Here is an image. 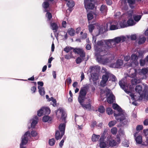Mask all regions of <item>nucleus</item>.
Wrapping results in <instances>:
<instances>
[{"mask_svg":"<svg viewBox=\"0 0 148 148\" xmlns=\"http://www.w3.org/2000/svg\"><path fill=\"white\" fill-rule=\"evenodd\" d=\"M123 62L122 60L121 59H118L116 63H112L110 65L111 67L114 68H120L123 65Z\"/></svg>","mask_w":148,"mask_h":148,"instance_id":"14","label":"nucleus"},{"mask_svg":"<svg viewBox=\"0 0 148 148\" xmlns=\"http://www.w3.org/2000/svg\"><path fill=\"white\" fill-rule=\"evenodd\" d=\"M55 140L54 138L50 139L49 141V143L50 146H52L54 145L55 143Z\"/></svg>","mask_w":148,"mask_h":148,"instance_id":"47","label":"nucleus"},{"mask_svg":"<svg viewBox=\"0 0 148 148\" xmlns=\"http://www.w3.org/2000/svg\"><path fill=\"white\" fill-rule=\"evenodd\" d=\"M50 27L54 31V32H56L58 28V26L57 24L55 23H50Z\"/></svg>","mask_w":148,"mask_h":148,"instance_id":"21","label":"nucleus"},{"mask_svg":"<svg viewBox=\"0 0 148 148\" xmlns=\"http://www.w3.org/2000/svg\"><path fill=\"white\" fill-rule=\"evenodd\" d=\"M119 29L124 28L128 27L127 21L125 20H123L122 21H119L118 22Z\"/></svg>","mask_w":148,"mask_h":148,"instance_id":"19","label":"nucleus"},{"mask_svg":"<svg viewBox=\"0 0 148 148\" xmlns=\"http://www.w3.org/2000/svg\"><path fill=\"white\" fill-rule=\"evenodd\" d=\"M117 129L116 127H113L111 129V132L113 135L116 134L117 133Z\"/></svg>","mask_w":148,"mask_h":148,"instance_id":"40","label":"nucleus"},{"mask_svg":"<svg viewBox=\"0 0 148 148\" xmlns=\"http://www.w3.org/2000/svg\"><path fill=\"white\" fill-rule=\"evenodd\" d=\"M135 0H128V2L130 5L134 4L135 3Z\"/></svg>","mask_w":148,"mask_h":148,"instance_id":"58","label":"nucleus"},{"mask_svg":"<svg viewBox=\"0 0 148 148\" xmlns=\"http://www.w3.org/2000/svg\"><path fill=\"white\" fill-rule=\"evenodd\" d=\"M109 77V73L108 72H106V74L102 76V80L100 82V85L101 86H105Z\"/></svg>","mask_w":148,"mask_h":148,"instance_id":"13","label":"nucleus"},{"mask_svg":"<svg viewBox=\"0 0 148 148\" xmlns=\"http://www.w3.org/2000/svg\"><path fill=\"white\" fill-rule=\"evenodd\" d=\"M143 126L142 125H138L136 127V130L137 131H139L143 129Z\"/></svg>","mask_w":148,"mask_h":148,"instance_id":"53","label":"nucleus"},{"mask_svg":"<svg viewBox=\"0 0 148 148\" xmlns=\"http://www.w3.org/2000/svg\"><path fill=\"white\" fill-rule=\"evenodd\" d=\"M86 90L85 88H81L78 98V101L79 103H81L82 101H84L86 99Z\"/></svg>","mask_w":148,"mask_h":148,"instance_id":"10","label":"nucleus"},{"mask_svg":"<svg viewBox=\"0 0 148 148\" xmlns=\"http://www.w3.org/2000/svg\"><path fill=\"white\" fill-rule=\"evenodd\" d=\"M116 123V121H111L108 123V125L109 127H111L114 126Z\"/></svg>","mask_w":148,"mask_h":148,"instance_id":"38","label":"nucleus"},{"mask_svg":"<svg viewBox=\"0 0 148 148\" xmlns=\"http://www.w3.org/2000/svg\"><path fill=\"white\" fill-rule=\"evenodd\" d=\"M73 49V48L71 47L67 46L64 49V51L66 53H68L70 52V51Z\"/></svg>","mask_w":148,"mask_h":148,"instance_id":"45","label":"nucleus"},{"mask_svg":"<svg viewBox=\"0 0 148 148\" xmlns=\"http://www.w3.org/2000/svg\"><path fill=\"white\" fill-rule=\"evenodd\" d=\"M127 22L128 25V26H133L136 23L134 22V21L132 19H129L127 21Z\"/></svg>","mask_w":148,"mask_h":148,"instance_id":"32","label":"nucleus"},{"mask_svg":"<svg viewBox=\"0 0 148 148\" xmlns=\"http://www.w3.org/2000/svg\"><path fill=\"white\" fill-rule=\"evenodd\" d=\"M110 27L109 29L110 30H114L118 29H119L118 22L114 23V24L113 23L111 24L110 23H107L106 25V26L104 27L103 29L102 27H101L99 30V33L98 34L100 33H102L103 32H106L108 30V26Z\"/></svg>","mask_w":148,"mask_h":148,"instance_id":"6","label":"nucleus"},{"mask_svg":"<svg viewBox=\"0 0 148 148\" xmlns=\"http://www.w3.org/2000/svg\"><path fill=\"white\" fill-rule=\"evenodd\" d=\"M38 88L39 89V92L40 95L42 96L45 95V92L44 90V88L41 86H38Z\"/></svg>","mask_w":148,"mask_h":148,"instance_id":"31","label":"nucleus"},{"mask_svg":"<svg viewBox=\"0 0 148 148\" xmlns=\"http://www.w3.org/2000/svg\"><path fill=\"white\" fill-rule=\"evenodd\" d=\"M49 2L47 1L44 2L42 4L43 7L45 9L48 8L49 7Z\"/></svg>","mask_w":148,"mask_h":148,"instance_id":"41","label":"nucleus"},{"mask_svg":"<svg viewBox=\"0 0 148 148\" xmlns=\"http://www.w3.org/2000/svg\"><path fill=\"white\" fill-rule=\"evenodd\" d=\"M141 16V15H137L134 16L133 18L134 20L137 22L140 20Z\"/></svg>","mask_w":148,"mask_h":148,"instance_id":"39","label":"nucleus"},{"mask_svg":"<svg viewBox=\"0 0 148 148\" xmlns=\"http://www.w3.org/2000/svg\"><path fill=\"white\" fill-rule=\"evenodd\" d=\"M66 82L67 83L69 84H70L72 80L70 77H68L66 80Z\"/></svg>","mask_w":148,"mask_h":148,"instance_id":"61","label":"nucleus"},{"mask_svg":"<svg viewBox=\"0 0 148 148\" xmlns=\"http://www.w3.org/2000/svg\"><path fill=\"white\" fill-rule=\"evenodd\" d=\"M100 137L99 135H96L95 134L92 135L91 138L93 142H96L98 141Z\"/></svg>","mask_w":148,"mask_h":148,"instance_id":"29","label":"nucleus"},{"mask_svg":"<svg viewBox=\"0 0 148 148\" xmlns=\"http://www.w3.org/2000/svg\"><path fill=\"white\" fill-rule=\"evenodd\" d=\"M46 16L48 18L49 20H50L52 17L51 14L49 12H47L46 15Z\"/></svg>","mask_w":148,"mask_h":148,"instance_id":"54","label":"nucleus"},{"mask_svg":"<svg viewBox=\"0 0 148 148\" xmlns=\"http://www.w3.org/2000/svg\"><path fill=\"white\" fill-rule=\"evenodd\" d=\"M142 80L141 78L140 79H133L131 80L132 84V85H135L137 84L140 83Z\"/></svg>","mask_w":148,"mask_h":148,"instance_id":"24","label":"nucleus"},{"mask_svg":"<svg viewBox=\"0 0 148 148\" xmlns=\"http://www.w3.org/2000/svg\"><path fill=\"white\" fill-rule=\"evenodd\" d=\"M31 134L32 136L34 137L37 136V134L36 132L32 131L31 132Z\"/></svg>","mask_w":148,"mask_h":148,"instance_id":"60","label":"nucleus"},{"mask_svg":"<svg viewBox=\"0 0 148 148\" xmlns=\"http://www.w3.org/2000/svg\"><path fill=\"white\" fill-rule=\"evenodd\" d=\"M84 57H83V58L78 57L76 60V63L77 64H79L82 61V60L84 59Z\"/></svg>","mask_w":148,"mask_h":148,"instance_id":"46","label":"nucleus"},{"mask_svg":"<svg viewBox=\"0 0 148 148\" xmlns=\"http://www.w3.org/2000/svg\"><path fill=\"white\" fill-rule=\"evenodd\" d=\"M144 124L145 125H148V119H145L143 122Z\"/></svg>","mask_w":148,"mask_h":148,"instance_id":"64","label":"nucleus"},{"mask_svg":"<svg viewBox=\"0 0 148 148\" xmlns=\"http://www.w3.org/2000/svg\"><path fill=\"white\" fill-rule=\"evenodd\" d=\"M84 4L85 8L87 9L92 10L95 7L94 0H84Z\"/></svg>","mask_w":148,"mask_h":148,"instance_id":"9","label":"nucleus"},{"mask_svg":"<svg viewBox=\"0 0 148 148\" xmlns=\"http://www.w3.org/2000/svg\"><path fill=\"white\" fill-rule=\"evenodd\" d=\"M109 76L110 77V78L112 81H116V77L113 75L109 73Z\"/></svg>","mask_w":148,"mask_h":148,"instance_id":"52","label":"nucleus"},{"mask_svg":"<svg viewBox=\"0 0 148 148\" xmlns=\"http://www.w3.org/2000/svg\"><path fill=\"white\" fill-rule=\"evenodd\" d=\"M143 133L144 135L145 136H147L148 134V129H146L143 130Z\"/></svg>","mask_w":148,"mask_h":148,"instance_id":"57","label":"nucleus"},{"mask_svg":"<svg viewBox=\"0 0 148 148\" xmlns=\"http://www.w3.org/2000/svg\"><path fill=\"white\" fill-rule=\"evenodd\" d=\"M107 140L108 142V146L114 147L117 145L115 141L112 139L111 135H109L107 137Z\"/></svg>","mask_w":148,"mask_h":148,"instance_id":"16","label":"nucleus"},{"mask_svg":"<svg viewBox=\"0 0 148 148\" xmlns=\"http://www.w3.org/2000/svg\"><path fill=\"white\" fill-rule=\"evenodd\" d=\"M136 54L134 53L132 54L131 58V63L128 65L129 66H132L135 67L137 66L138 64V62L137 61L138 57L140 55V53L139 52H137Z\"/></svg>","mask_w":148,"mask_h":148,"instance_id":"7","label":"nucleus"},{"mask_svg":"<svg viewBox=\"0 0 148 148\" xmlns=\"http://www.w3.org/2000/svg\"><path fill=\"white\" fill-rule=\"evenodd\" d=\"M90 69L92 70V71L96 70V71L97 72L100 70V67L99 66H94L90 67Z\"/></svg>","mask_w":148,"mask_h":148,"instance_id":"37","label":"nucleus"},{"mask_svg":"<svg viewBox=\"0 0 148 148\" xmlns=\"http://www.w3.org/2000/svg\"><path fill=\"white\" fill-rule=\"evenodd\" d=\"M136 38V35H132L130 36V38L132 40H135Z\"/></svg>","mask_w":148,"mask_h":148,"instance_id":"59","label":"nucleus"},{"mask_svg":"<svg viewBox=\"0 0 148 148\" xmlns=\"http://www.w3.org/2000/svg\"><path fill=\"white\" fill-rule=\"evenodd\" d=\"M146 40V38L143 36H140L139 39L138 43L139 44L144 43Z\"/></svg>","mask_w":148,"mask_h":148,"instance_id":"34","label":"nucleus"},{"mask_svg":"<svg viewBox=\"0 0 148 148\" xmlns=\"http://www.w3.org/2000/svg\"><path fill=\"white\" fill-rule=\"evenodd\" d=\"M67 33L71 36H74L75 34V30L72 28H69L68 29Z\"/></svg>","mask_w":148,"mask_h":148,"instance_id":"27","label":"nucleus"},{"mask_svg":"<svg viewBox=\"0 0 148 148\" xmlns=\"http://www.w3.org/2000/svg\"><path fill=\"white\" fill-rule=\"evenodd\" d=\"M98 111L101 113H103L105 111L104 107L102 106H100L98 108Z\"/></svg>","mask_w":148,"mask_h":148,"instance_id":"42","label":"nucleus"},{"mask_svg":"<svg viewBox=\"0 0 148 148\" xmlns=\"http://www.w3.org/2000/svg\"><path fill=\"white\" fill-rule=\"evenodd\" d=\"M38 115L41 116L43 114H49L50 113V109L47 107H42L38 111Z\"/></svg>","mask_w":148,"mask_h":148,"instance_id":"11","label":"nucleus"},{"mask_svg":"<svg viewBox=\"0 0 148 148\" xmlns=\"http://www.w3.org/2000/svg\"><path fill=\"white\" fill-rule=\"evenodd\" d=\"M145 63V61L144 60L141 59L140 60V64L141 66H143Z\"/></svg>","mask_w":148,"mask_h":148,"instance_id":"55","label":"nucleus"},{"mask_svg":"<svg viewBox=\"0 0 148 148\" xmlns=\"http://www.w3.org/2000/svg\"><path fill=\"white\" fill-rule=\"evenodd\" d=\"M138 73L139 75H145L147 74L148 75V67L146 68H144L142 69H138L136 70V69L132 68L130 71V77L134 78V77L137 75V73Z\"/></svg>","mask_w":148,"mask_h":148,"instance_id":"5","label":"nucleus"},{"mask_svg":"<svg viewBox=\"0 0 148 148\" xmlns=\"http://www.w3.org/2000/svg\"><path fill=\"white\" fill-rule=\"evenodd\" d=\"M56 114L57 117L59 118L61 116L62 119H64L66 117L65 112L63 109L61 108H59L56 112Z\"/></svg>","mask_w":148,"mask_h":148,"instance_id":"12","label":"nucleus"},{"mask_svg":"<svg viewBox=\"0 0 148 148\" xmlns=\"http://www.w3.org/2000/svg\"><path fill=\"white\" fill-rule=\"evenodd\" d=\"M112 107L114 109L117 110L118 114L114 113V116L115 119L124 124H126L128 122V119L126 117V114L124 111L121 109L120 106L116 104H113Z\"/></svg>","mask_w":148,"mask_h":148,"instance_id":"3","label":"nucleus"},{"mask_svg":"<svg viewBox=\"0 0 148 148\" xmlns=\"http://www.w3.org/2000/svg\"><path fill=\"white\" fill-rule=\"evenodd\" d=\"M73 51L75 53L79 54L80 56L82 58L83 57H85V53L82 49L78 48H76L73 49Z\"/></svg>","mask_w":148,"mask_h":148,"instance_id":"17","label":"nucleus"},{"mask_svg":"<svg viewBox=\"0 0 148 148\" xmlns=\"http://www.w3.org/2000/svg\"><path fill=\"white\" fill-rule=\"evenodd\" d=\"M101 96L103 97L102 100H103L105 98L107 97V102L109 103H113L114 98V97L111 92L110 90L108 89H106L105 90H101Z\"/></svg>","mask_w":148,"mask_h":148,"instance_id":"4","label":"nucleus"},{"mask_svg":"<svg viewBox=\"0 0 148 148\" xmlns=\"http://www.w3.org/2000/svg\"><path fill=\"white\" fill-rule=\"evenodd\" d=\"M100 10L102 13H106L107 11V8L106 5H102L100 8Z\"/></svg>","mask_w":148,"mask_h":148,"instance_id":"35","label":"nucleus"},{"mask_svg":"<svg viewBox=\"0 0 148 148\" xmlns=\"http://www.w3.org/2000/svg\"><path fill=\"white\" fill-rule=\"evenodd\" d=\"M29 136V132L28 131L26 132L24 136L22 137L21 142L20 146V148H26V147L23 145H25L27 143Z\"/></svg>","mask_w":148,"mask_h":148,"instance_id":"8","label":"nucleus"},{"mask_svg":"<svg viewBox=\"0 0 148 148\" xmlns=\"http://www.w3.org/2000/svg\"><path fill=\"white\" fill-rule=\"evenodd\" d=\"M120 141L121 139L120 138L119 135H117L115 141H116V143L117 145H119L120 143Z\"/></svg>","mask_w":148,"mask_h":148,"instance_id":"49","label":"nucleus"},{"mask_svg":"<svg viewBox=\"0 0 148 148\" xmlns=\"http://www.w3.org/2000/svg\"><path fill=\"white\" fill-rule=\"evenodd\" d=\"M104 138L103 136H101L99 142L100 147L101 148H104L108 146V142L107 140L106 142L104 141Z\"/></svg>","mask_w":148,"mask_h":148,"instance_id":"15","label":"nucleus"},{"mask_svg":"<svg viewBox=\"0 0 148 148\" xmlns=\"http://www.w3.org/2000/svg\"><path fill=\"white\" fill-rule=\"evenodd\" d=\"M96 16V14L92 12H90L87 14V17L88 20L92 19Z\"/></svg>","mask_w":148,"mask_h":148,"instance_id":"25","label":"nucleus"},{"mask_svg":"<svg viewBox=\"0 0 148 148\" xmlns=\"http://www.w3.org/2000/svg\"><path fill=\"white\" fill-rule=\"evenodd\" d=\"M134 139L137 144H141L143 141L142 136L138 135L137 133H135L134 134Z\"/></svg>","mask_w":148,"mask_h":148,"instance_id":"18","label":"nucleus"},{"mask_svg":"<svg viewBox=\"0 0 148 148\" xmlns=\"http://www.w3.org/2000/svg\"><path fill=\"white\" fill-rule=\"evenodd\" d=\"M84 101H82L81 103H79L81 105L82 107L84 108L87 110H90L91 109V106L90 103H88L87 104H85L84 103Z\"/></svg>","mask_w":148,"mask_h":148,"instance_id":"20","label":"nucleus"},{"mask_svg":"<svg viewBox=\"0 0 148 148\" xmlns=\"http://www.w3.org/2000/svg\"><path fill=\"white\" fill-rule=\"evenodd\" d=\"M119 84L121 88L127 93L129 94L133 100L137 101L141 100L142 99H145L146 100H148V87L145 86V89L143 91L142 93H140L142 90V87L140 85L137 86L135 90L136 92H138L139 95V97H137L135 95L134 96L131 92L132 87H130L128 88L127 86L125 85V84L123 80H121L119 82Z\"/></svg>","mask_w":148,"mask_h":148,"instance_id":"2","label":"nucleus"},{"mask_svg":"<svg viewBox=\"0 0 148 148\" xmlns=\"http://www.w3.org/2000/svg\"><path fill=\"white\" fill-rule=\"evenodd\" d=\"M130 58V57L129 56H126L124 57V60L125 61H128Z\"/></svg>","mask_w":148,"mask_h":148,"instance_id":"62","label":"nucleus"},{"mask_svg":"<svg viewBox=\"0 0 148 148\" xmlns=\"http://www.w3.org/2000/svg\"><path fill=\"white\" fill-rule=\"evenodd\" d=\"M120 137H123V138H125V132L123 130H120L119 132V134Z\"/></svg>","mask_w":148,"mask_h":148,"instance_id":"43","label":"nucleus"},{"mask_svg":"<svg viewBox=\"0 0 148 148\" xmlns=\"http://www.w3.org/2000/svg\"><path fill=\"white\" fill-rule=\"evenodd\" d=\"M42 120L44 122H49L52 120V118L48 116H45L43 117Z\"/></svg>","mask_w":148,"mask_h":148,"instance_id":"28","label":"nucleus"},{"mask_svg":"<svg viewBox=\"0 0 148 148\" xmlns=\"http://www.w3.org/2000/svg\"><path fill=\"white\" fill-rule=\"evenodd\" d=\"M123 36L118 37L113 39L101 40L98 41L95 45V56L97 61L101 64H105L112 62L114 59V56L108 58L104 56L106 54L108 49L110 48H116V44L121 41L125 40Z\"/></svg>","mask_w":148,"mask_h":148,"instance_id":"1","label":"nucleus"},{"mask_svg":"<svg viewBox=\"0 0 148 148\" xmlns=\"http://www.w3.org/2000/svg\"><path fill=\"white\" fill-rule=\"evenodd\" d=\"M73 58V56L72 55V53H70V55H69V54H67L65 56V58L68 60L70 59Z\"/></svg>","mask_w":148,"mask_h":148,"instance_id":"50","label":"nucleus"},{"mask_svg":"<svg viewBox=\"0 0 148 148\" xmlns=\"http://www.w3.org/2000/svg\"><path fill=\"white\" fill-rule=\"evenodd\" d=\"M122 144L125 147H129V143L128 142H123Z\"/></svg>","mask_w":148,"mask_h":148,"instance_id":"56","label":"nucleus"},{"mask_svg":"<svg viewBox=\"0 0 148 148\" xmlns=\"http://www.w3.org/2000/svg\"><path fill=\"white\" fill-rule=\"evenodd\" d=\"M62 26L64 27H66V21H63L62 22Z\"/></svg>","mask_w":148,"mask_h":148,"instance_id":"63","label":"nucleus"},{"mask_svg":"<svg viewBox=\"0 0 148 148\" xmlns=\"http://www.w3.org/2000/svg\"><path fill=\"white\" fill-rule=\"evenodd\" d=\"M106 112L107 114L109 115L113 113L112 109L110 108H107Z\"/></svg>","mask_w":148,"mask_h":148,"instance_id":"48","label":"nucleus"},{"mask_svg":"<svg viewBox=\"0 0 148 148\" xmlns=\"http://www.w3.org/2000/svg\"><path fill=\"white\" fill-rule=\"evenodd\" d=\"M91 77L94 81H95L98 79V75L97 73H92L91 74Z\"/></svg>","mask_w":148,"mask_h":148,"instance_id":"30","label":"nucleus"},{"mask_svg":"<svg viewBox=\"0 0 148 148\" xmlns=\"http://www.w3.org/2000/svg\"><path fill=\"white\" fill-rule=\"evenodd\" d=\"M94 25L95 24H94ZM88 29L90 32H91L94 28L95 26L94 25L91 24L88 25Z\"/></svg>","mask_w":148,"mask_h":148,"instance_id":"44","label":"nucleus"},{"mask_svg":"<svg viewBox=\"0 0 148 148\" xmlns=\"http://www.w3.org/2000/svg\"><path fill=\"white\" fill-rule=\"evenodd\" d=\"M38 122V119L37 116H35L34 118L32 120L31 126L32 128H34Z\"/></svg>","mask_w":148,"mask_h":148,"instance_id":"23","label":"nucleus"},{"mask_svg":"<svg viewBox=\"0 0 148 148\" xmlns=\"http://www.w3.org/2000/svg\"><path fill=\"white\" fill-rule=\"evenodd\" d=\"M52 101L53 103L52 104L53 106L56 107V99H54L53 97H51L49 99H48V101Z\"/></svg>","mask_w":148,"mask_h":148,"instance_id":"36","label":"nucleus"},{"mask_svg":"<svg viewBox=\"0 0 148 148\" xmlns=\"http://www.w3.org/2000/svg\"><path fill=\"white\" fill-rule=\"evenodd\" d=\"M64 134L63 132H61L60 133L59 131H57L55 134V138L57 140H58L61 138Z\"/></svg>","mask_w":148,"mask_h":148,"instance_id":"22","label":"nucleus"},{"mask_svg":"<svg viewBox=\"0 0 148 148\" xmlns=\"http://www.w3.org/2000/svg\"><path fill=\"white\" fill-rule=\"evenodd\" d=\"M65 124L64 123H61L59 126V129L60 132H63L64 133Z\"/></svg>","mask_w":148,"mask_h":148,"instance_id":"26","label":"nucleus"},{"mask_svg":"<svg viewBox=\"0 0 148 148\" xmlns=\"http://www.w3.org/2000/svg\"><path fill=\"white\" fill-rule=\"evenodd\" d=\"M67 5L69 8H72L74 6L75 3L73 1L69 0L67 1Z\"/></svg>","mask_w":148,"mask_h":148,"instance_id":"33","label":"nucleus"},{"mask_svg":"<svg viewBox=\"0 0 148 148\" xmlns=\"http://www.w3.org/2000/svg\"><path fill=\"white\" fill-rule=\"evenodd\" d=\"M125 16H127L128 18H131L132 16V12L131 11H130L128 13L125 14Z\"/></svg>","mask_w":148,"mask_h":148,"instance_id":"51","label":"nucleus"}]
</instances>
